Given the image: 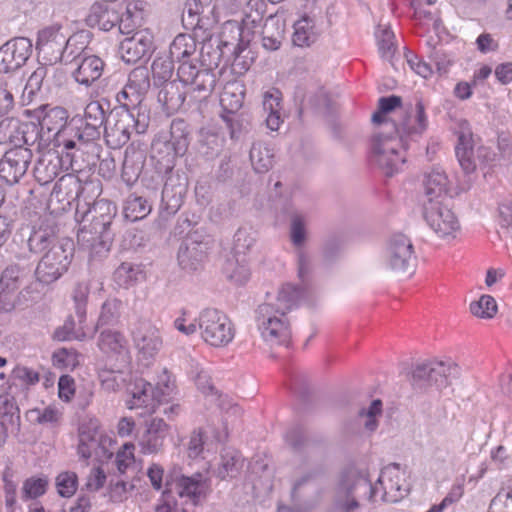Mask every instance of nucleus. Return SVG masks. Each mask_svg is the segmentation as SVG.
Masks as SVG:
<instances>
[{
	"instance_id": "obj_63",
	"label": "nucleus",
	"mask_w": 512,
	"mask_h": 512,
	"mask_svg": "<svg viewBox=\"0 0 512 512\" xmlns=\"http://www.w3.org/2000/svg\"><path fill=\"white\" fill-rule=\"evenodd\" d=\"M116 100L119 106L114 109H124L131 112V109L140 106L143 98L137 92L133 91L131 87L125 85L122 90L117 93Z\"/></svg>"
},
{
	"instance_id": "obj_34",
	"label": "nucleus",
	"mask_w": 512,
	"mask_h": 512,
	"mask_svg": "<svg viewBox=\"0 0 512 512\" xmlns=\"http://www.w3.org/2000/svg\"><path fill=\"white\" fill-rule=\"evenodd\" d=\"M295 99L300 102L299 112H302L308 107L323 114H330L333 111L332 100L323 88H319L316 92L307 95L305 89L299 86L295 90Z\"/></svg>"
},
{
	"instance_id": "obj_62",
	"label": "nucleus",
	"mask_w": 512,
	"mask_h": 512,
	"mask_svg": "<svg viewBox=\"0 0 512 512\" xmlns=\"http://www.w3.org/2000/svg\"><path fill=\"white\" fill-rule=\"evenodd\" d=\"M78 357L76 350L61 348L53 353L52 361L57 368L74 370L79 365Z\"/></svg>"
},
{
	"instance_id": "obj_23",
	"label": "nucleus",
	"mask_w": 512,
	"mask_h": 512,
	"mask_svg": "<svg viewBox=\"0 0 512 512\" xmlns=\"http://www.w3.org/2000/svg\"><path fill=\"white\" fill-rule=\"evenodd\" d=\"M119 51L126 63L148 58L153 51V38L146 31H138L120 43Z\"/></svg>"
},
{
	"instance_id": "obj_52",
	"label": "nucleus",
	"mask_w": 512,
	"mask_h": 512,
	"mask_svg": "<svg viewBox=\"0 0 512 512\" xmlns=\"http://www.w3.org/2000/svg\"><path fill=\"white\" fill-rule=\"evenodd\" d=\"M78 35H72L66 39L65 44L63 45V55L58 61L69 64V63H79L85 56H88V52L83 42H79Z\"/></svg>"
},
{
	"instance_id": "obj_25",
	"label": "nucleus",
	"mask_w": 512,
	"mask_h": 512,
	"mask_svg": "<svg viewBox=\"0 0 512 512\" xmlns=\"http://www.w3.org/2000/svg\"><path fill=\"white\" fill-rule=\"evenodd\" d=\"M167 373L168 372L165 369L164 375L166 376L167 380H162L164 388L160 387V383H158L156 387H153L151 383L144 379H136L133 387L131 388L133 402L130 408L142 405L148 407L149 401L154 400H156L158 403H161L162 397L170 395V393L173 391V388L169 385V376Z\"/></svg>"
},
{
	"instance_id": "obj_60",
	"label": "nucleus",
	"mask_w": 512,
	"mask_h": 512,
	"mask_svg": "<svg viewBox=\"0 0 512 512\" xmlns=\"http://www.w3.org/2000/svg\"><path fill=\"white\" fill-rule=\"evenodd\" d=\"M470 311L474 316L490 319L497 313V304L492 296L482 295L478 301L470 304Z\"/></svg>"
},
{
	"instance_id": "obj_58",
	"label": "nucleus",
	"mask_w": 512,
	"mask_h": 512,
	"mask_svg": "<svg viewBox=\"0 0 512 512\" xmlns=\"http://www.w3.org/2000/svg\"><path fill=\"white\" fill-rule=\"evenodd\" d=\"M78 487V477L75 472L65 471L61 472L56 477V488L58 494L63 498L72 497Z\"/></svg>"
},
{
	"instance_id": "obj_30",
	"label": "nucleus",
	"mask_w": 512,
	"mask_h": 512,
	"mask_svg": "<svg viewBox=\"0 0 512 512\" xmlns=\"http://www.w3.org/2000/svg\"><path fill=\"white\" fill-rule=\"evenodd\" d=\"M190 130L189 125L183 119H174L170 125V140L164 143L166 149L172 150L171 154L168 152L167 159L174 161L177 156H183L190 143Z\"/></svg>"
},
{
	"instance_id": "obj_35",
	"label": "nucleus",
	"mask_w": 512,
	"mask_h": 512,
	"mask_svg": "<svg viewBox=\"0 0 512 512\" xmlns=\"http://www.w3.org/2000/svg\"><path fill=\"white\" fill-rule=\"evenodd\" d=\"M285 21L277 16L270 15L265 19L262 28V46L267 51H276L284 39Z\"/></svg>"
},
{
	"instance_id": "obj_46",
	"label": "nucleus",
	"mask_w": 512,
	"mask_h": 512,
	"mask_svg": "<svg viewBox=\"0 0 512 512\" xmlns=\"http://www.w3.org/2000/svg\"><path fill=\"white\" fill-rule=\"evenodd\" d=\"M318 34L314 20L304 16L294 24L292 42L299 47L310 46L316 41Z\"/></svg>"
},
{
	"instance_id": "obj_22",
	"label": "nucleus",
	"mask_w": 512,
	"mask_h": 512,
	"mask_svg": "<svg viewBox=\"0 0 512 512\" xmlns=\"http://www.w3.org/2000/svg\"><path fill=\"white\" fill-rule=\"evenodd\" d=\"M179 497L187 498L193 506H198L211 493V479L201 472L182 478V482L175 489Z\"/></svg>"
},
{
	"instance_id": "obj_41",
	"label": "nucleus",
	"mask_w": 512,
	"mask_h": 512,
	"mask_svg": "<svg viewBox=\"0 0 512 512\" xmlns=\"http://www.w3.org/2000/svg\"><path fill=\"white\" fill-rule=\"evenodd\" d=\"M145 163V155L141 151L128 150L122 163L121 177L127 185H133L139 178Z\"/></svg>"
},
{
	"instance_id": "obj_2",
	"label": "nucleus",
	"mask_w": 512,
	"mask_h": 512,
	"mask_svg": "<svg viewBox=\"0 0 512 512\" xmlns=\"http://www.w3.org/2000/svg\"><path fill=\"white\" fill-rule=\"evenodd\" d=\"M116 214V205L106 199L92 204L85 201L76 207L75 219L80 223L78 239L90 248L91 253L102 256L110 250L115 236L113 224Z\"/></svg>"
},
{
	"instance_id": "obj_3",
	"label": "nucleus",
	"mask_w": 512,
	"mask_h": 512,
	"mask_svg": "<svg viewBox=\"0 0 512 512\" xmlns=\"http://www.w3.org/2000/svg\"><path fill=\"white\" fill-rule=\"evenodd\" d=\"M427 126L425 106L419 99L415 104V124H411V117L408 116L399 126L400 134L391 136L377 133L374 135L371 144L372 158L386 176H393L406 161L405 156L401 153V149L406 150L408 145L404 137L421 135Z\"/></svg>"
},
{
	"instance_id": "obj_59",
	"label": "nucleus",
	"mask_w": 512,
	"mask_h": 512,
	"mask_svg": "<svg viewBox=\"0 0 512 512\" xmlns=\"http://www.w3.org/2000/svg\"><path fill=\"white\" fill-rule=\"evenodd\" d=\"M124 336L118 331L105 329L100 333L98 345L101 350L119 352L125 345Z\"/></svg>"
},
{
	"instance_id": "obj_9",
	"label": "nucleus",
	"mask_w": 512,
	"mask_h": 512,
	"mask_svg": "<svg viewBox=\"0 0 512 512\" xmlns=\"http://www.w3.org/2000/svg\"><path fill=\"white\" fill-rule=\"evenodd\" d=\"M198 328L203 340L214 347H223L234 338L230 319L216 309H205L198 317Z\"/></svg>"
},
{
	"instance_id": "obj_28",
	"label": "nucleus",
	"mask_w": 512,
	"mask_h": 512,
	"mask_svg": "<svg viewBox=\"0 0 512 512\" xmlns=\"http://www.w3.org/2000/svg\"><path fill=\"white\" fill-rule=\"evenodd\" d=\"M118 9L111 2H95L85 18L86 25L102 31H110L117 25Z\"/></svg>"
},
{
	"instance_id": "obj_19",
	"label": "nucleus",
	"mask_w": 512,
	"mask_h": 512,
	"mask_svg": "<svg viewBox=\"0 0 512 512\" xmlns=\"http://www.w3.org/2000/svg\"><path fill=\"white\" fill-rule=\"evenodd\" d=\"M33 153L23 145H16L5 152L0 160V177L9 185H14L26 174Z\"/></svg>"
},
{
	"instance_id": "obj_24",
	"label": "nucleus",
	"mask_w": 512,
	"mask_h": 512,
	"mask_svg": "<svg viewBox=\"0 0 512 512\" xmlns=\"http://www.w3.org/2000/svg\"><path fill=\"white\" fill-rule=\"evenodd\" d=\"M94 186L95 184L93 181L82 182L74 174H66L61 176L55 183L52 193L60 200H66L68 203L76 201V207H78V205H82L81 198H83L85 202V193L91 188H94Z\"/></svg>"
},
{
	"instance_id": "obj_12",
	"label": "nucleus",
	"mask_w": 512,
	"mask_h": 512,
	"mask_svg": "<svg viewBox=\"0 0 512 512\" xmlns=\"http://www.w3.org/2000/svg\"><path fill=\"white\" fill-rule=\"evenodd\" d=\"M165 182L162 189L161 207L167 216L174 215L182 206L188 190V177L180 170H174L171 159H166Z\"/></svg>"
},
{
	"instance_id": "obj_8",
	"label": "nucleus",
	"mask_w": 512,
	"mask_h": 512,
	"mask_svg": "<svg viewBox=\"0 0 512 512\" xmlns=\"http://www.w3.org/2000/svg\"><path fill=\"white\" fill-rule=\"evenodd\" d=\"M386 265L398 277H410L416 269V256L411 240L402 233L394 234L387 245Z\"/></svg>"
},
{
	"instance_id": "obj_15",
	"label": "nucleus",
	"mask_w": 512,
	"mask_h": 512,
	"mask_svg": "<svg viewBox=\"0 0 512 512\" xmlns=\"http://www.w3.org/2000/svg\"><path fill=\"white\" fill-rule=\"evenodd\" d=\"M177 76L181 83L191 86L196 97L206 99L213 92L217 78L212 69L199 68L193 61L181 63L177 68Z\"/></svg>"
},
{
	"instance_id": "obj_39",
	"label": "nucleus",
	"mask_w": 512,
	"mask_h": 512,
	"mask_svg": "<svg viewBox=\"0 0 512 512\" xmlns=\"http://www.w3.org/2000/svg\"><path fill=\"white\" fill-rule=\"evenodd\" d=\"M61 158L55 153H48L41 157L35 167L34 176L41 185L52 182L60 173Z\"/></svg>"
},
{
	"instance_id": "obj_13",
	"label": "nucleus",
	"mask_w": 512,
	"mask_h": 512,
	"mask_svg": "<svg viewBox=\"0 0 512 512\" xmlns=\"http://www.w3.org/2000/svg\"><path fill=\"white\" fill-rule=\"evenodd\" d=\"M422 214L427 225L441 238H454L460 228L457 217L444 201H423Z\"/></svg>"
},
{
	"instance_id": "obj_27",
	"label": "nucleus",
	"mask_w": 512,
	"mask_h": 512,
	"mask_svg": "<svg viewBox=\"0 0 512 512\" xmlns=\"http://www.w3.org/2000/svg\"><path fill=\"white\" fill-rule=\"evenodd\" d=\"M133 340L143 359H152L160 350L162 340L159 331L149 323H142L133 331Z\"/></svg>"
},
{
	"instance_id": "obj_40",
	"label": "nucleus",
	"mask_w": 512,
	"mask_h": 512,
	"mask_svg": "<svg viewBox=\"0 0 512 512\" xmlns=\"http://www.w3.org/2000/svg\"><path fill=\"white\" fill-rule=\"evenodd\" d=\"M198 41L194 35L178 34L170 45V57L172 60L177 61L179 65L186 61H191L190 57L195 53Z\"/></svg>"
},
{
	"instance_id": "obj_18",
	"label": "nucleus",
	"mask_w": 512,
	"mask_h": 512,
	"mask_svg": "<svg viewBox=\"0 0 512 512\" xmlns=\"http://www.w3.org/2000/svg\"><path fill=\"white\" fill-rule=\"evenodd\" d=\"M32 42L26 37H14L0 46V73L9 74L21 69L32 54Z\"/></svg>"
},
{
	"instance_id": "obj_44",
	"label": "nucleus",
	"mask_w": 512,
	"mask_h": 512,
	"mask_svg": "<svg viewBox=\"0 0 512 512\" xmlns=\"http://www.w3.org/2000/svg\"><path fill=\"white\" fill-rule=\"evenodd\" d=\"M225 277L237 285L245 284L250 278V268L246 258L230 256L223 265Z\"/></svg>"
},
{
	"instance_id": "obj_50",
	"label": "nucleus",
	"mask_w": 512,
	"mask_h": 512,
	"mask_svg": "<svg viewBox=\"0 0 512 512\" xmlns=\"http://www.w3.org/2000/svg\"><path fill=\"white\" fill-rule=\"evenodd\" d=\"M303 296L304 290L301 287L291 284L283 285L278 292L277 301L279 304L276 308H280L281 315L285 316L287 312L298 305Z\"/></svg>"
},
{
	"instance_id": "obj_31",
	"label": "nucleus",
	"mask_w": 512,
	"mask_h": 512,
	"mask_svg": "<svg viewBox=\"0 0 512 512\" xmlns=\"http://www.w3.org/2000/svg\"><path fill=\"white\" fill-rule=\"evenodd\" d=\"M449 180L439 168L432 169L423 179L424 200L444 201L448 193Z\"/></svg>"
},
{
	"instance_id": "obj_49",
	"label": "nucleus",
	"mask_w": 512,
	"mask_h": 512,
	"mask_svg": "<svg viewBox=\"0 0 512 512\" xmlns=\"http://www.w3.org/2000/svg\"><path fill=\"white\" fill-rule=\"evenodd\" d=\"M109 108L108 102L102 101H90L84 110V118L86 124L101 130L103 125L108 124L109 117L106 115V111Z\"/></svg>"
},
{
	"instance_id": "obj_33",
	"label": "nucleus",
	"mask_w": 512,
	"mask_h": 512,
	"mask_svg": "<svg viewBox=\"0 0 512 512\" xmlns=\"http://www.w3.org/2000/svg\"><path fill=\"white\" fill-rule=\"evenodd\" d=\"M74 79L81 85L90 86L98 80L104 71V61L96 55H88L76 64Z\"/></svg>"
},
{
	"instance_id": "obj_7",
	"label": "nucleus",
	"mask_w": 512,
	"mask_h": 512,
	"mask_svg": "<svg viewBox=\"0 0 512 512\" xmlns=\"http://www.w3.org/2000/svg\"><path fill=\"white\" fill-rule=\"evenodd\" d=\"M235 32L236 44L230 43L224 39L218 40L211 38V40L198 41L201 44L199 53V62L201 67H206L214 70L220 64L221 58L228 50L233 57L235 64H241V54L246 50L247 44L242 39V30L238 25H232Z\"/></svg>"
},
{
	"instance_id": "obj_37",
	"label": "nucleus",
	"mask_w": 512,
	"mask_h": 512,
	"mask_svg": "<svg viewBox=\"0 0 512 512\" xmlns=\"http://www.w3.org/2000/svg\"><path fill=\"white\" fill-rule=\"evenodd\" d=\"M245 97L244 85L238 81L228 82L220 95V104L225 112L223 115L235 114L243 106Z\"/></svg>"
},
{
	"instance_id": "obj_48",
	"label": "nucleus",
	"mask_w": 512,
	"mask_h": 512,
	"mask_svg": "<svg viewBox=\"0 0 512 512\" xmlns=\"http://www.w3.org/2000/svg\"><path fill=\"white\" fill-rule=\"evenodd\" d=\"M256 243V235L251 227H240L233 237L232 255L246 258Z\"/></svg>"
},
{
	"instance_id": "obj_21",
	"label": "nucleus",
	"mask_w": 512,
	"mask_h": 512,
	"mask_svg": "<svg viewBox=\"0 0 512 512\" xmlns=\"http://www.w3.org/2000/svg\"><path fill=\"white\" fill-rule=\"evenodd\" d=\"M58 24L45 27L38 32L36 50L46 56L50 62H57L63 55L66 35Z\"/></svg>"
},
{
	"instance_id": "obj_47",
	"label": "nucleus",
	"mask_w": 512,
	"mask_h": 512,
	"mask_svg": "<svg viewBox=\"0 0 512 512\" xmlns=\"http://www.w3.org/2000/svg\"><path fill=\"white\" fill-rule=\"evenodd\" d=\"M99 446L98 427L93 423L81 425L79 428L78 454L82 458L88 459Z\"/></svg>"
},
{
	"instance_id": "obj_17",
	"label": "nucleus",
	"mask_w": 512,
	"mask_h": 512,
	"mask_svg": "<svg viewBox=\"0 0 512 512\" xmlns=\"http://www.w3.org/2000/svg\"><path fill=\"white\" fill-rule=\"evenodd\" d=\"M375 485H377V491L379 487L383 490L382 500L389 503L402 500L410 491V484L406 481V473L398 463L385 466L381 470Z\"/></svg>"
},
{
	"instance_id": "obj_4",
	"label": "nucleus",
	"mask_w": 512,
	"mask_h": 512,
	"mask_svg": "<svg viewBox=\"0 0 512 512\" xmlns=\"http://www.w3.org/2000/svg\"><path fill=\"white\" fill-rule=\"evenodd\" d=\"M256 322L262 338L271 344L288 346L291 341L290 324L285 316L281 315L280 308L269 303L258 306Z\"/></svg>"
},
{
	"instance_id": "obj_36",
	"label": "nucleus",
	"mask_w": 512,
	"mask_h": 512,
	"mask_svg": "<svg viewBox=\"0 0 512 512\" xmlns=\"http://www.w3.org/2000/svg\"><path fill=\"white\" fill-rule=\"evenodd\" d=\"M244 466V458L240 451L235 449H224L220 455V463L215 475L220 480L233 479L240 475Z\"/></svg>"
},
{
	"instance_id": "obj_20",
	"label": "nucleus",
	"mask_w": 512,
	"mask_h": 512,
	"mask_svg": "<svg viewBox=\"0 0 512 512\" xmlns=\"http://www.w3.org/2000/svg\"><path fill=\"white\" fill-rule=\"evenodd\" d=\"M32 114L38 121L41 130L52 133L57 139L61 138L67 130L69 114L61 106L41 105Z\"/></svg>"
},
{
	"instance_id": "obj_14",
	"label": "nucleus",
	"mask_w": 512,
	"mask_h": 512,
	"mask_svg": "<svg viewBox=\"0 0 512 512\" xmlns=\"http://www.w3.org/2000/svg\"><path fill=\"white\" fill-rule=\"evenodd\" d=\"M210 241L198 239L197 235H188L180 244L177 252V261L181 270L194 274L204 269L208 258Z\"/></svg>"
},
{
	"instance_id": "obj_53",
	"label": "nucleus",
	"mask_w": 512,
	"mask_h": 512,
	"mask_svg": "<svg viewBox=\"0 0 512 512\" xmlns=\"http://www.w3.org/2000/svg\"><path fill=\"white\" fill-rule=\"evenodd\" d=\"M127 86L137 92L143 99L150 89L149 70L147 67L139 66L134 68L128 78Z\"/></svg>"
},
{
	"instance_id": "obj_56",
	"label": "nucleus",
	"mask_w": 512,
	"mask_h": 512,
	"mask_svg": "<svg viewBox=\"0 0 512 512\" xmlns=\"http://www.w3.org/2000/svg\"><path fill=\"white\" fill-rule=\"evenodd\" d=\"M47 487L48 479L46 476L27 478L23 483L21 498L24 501L36 499L46 493Z\"/></svg>"
},
{
	"instance_id": "obj_10",
	"label": "nucleus",
	"mask_w": 512,
	"mask_h": 512,
	"mask_svg": "<svg viewBox=\"0 0 512 512\" xmlns=\"http://www.w3.org/2000/svg\"><path fill=\"white\" fill-rule=\"evenodd\" d=\"M377 493V485H373L364 470L354 466L346 468L341 475L337 488V502L360 499L372 500Z\"/></svg>"
},
{
	"instance_id": "obj_64",
	"label": "nucleus",
	"mask_w": 512,
	"mask_h": 512,
	"mask_svg": "<svg viewBox=\"0 0 512 512\" xmlns=\"http://www.w3.org/2000/svg\"><path fill=\"white\" fill-rule=\"evenodd\" d=\"M306 228L304 217L294 213L291 217L290 237L294 246L301 247L306 241Z\"/></svg>"
},
{
	"instance_id": "obj_57",
	"label": "nucleus",
	"mask_w": 512,
	"mask_h": 512,
	"mask_svg": "<svg viewBox=\"0 0 512 512\" xmlns=\"http://www.w3.org/2000/svg\"><path fill=\"white\" fill-rule=\"evenodd\" d=\"M223 121L226 123L230 131V137L236 139L243 131H247L250 127V119L248 114L238 113L222 115Z\"/></svg>"
},
{
	"instance_id": "obj_51",
	"label": "nucleus",
	"mask_w": 512,
	"mask_h": 512,
	"mask_svg": "<svg viewBox=\"0 0 512 512\" xmlns=\"http://www.w3.org/2000/svg\"><path fill=\"white\" fill-rule=\"evenodd\" d=\"M273 153L262 143H254L250 149V160L257 173L267 172L273 165Z\"/></svg>"
},
{
	"instance_id": "obj_29",
	"label": "nucleus",
	"mask_w": 512,
	"mask_h": 512,
	"mask_svg": "<svg viewBox=\"0 0 512 512\" xmlns=\"http://www.w3.org/2000/svg\"><path fill=\"white\" fill-rule=\"evenodd\" d=\"M168 424L161 418H153L146 422V430L139 444L144 454L157 453L163 446V441L168 432Z\"/></svg>"
},
{
	"instance_id": "obj_45",
	"label": "nucleus",
	"mask_w": 512,
	"mask_h": 512,
	"mask_svg": "<svg viewBox=\"0 0 512 512\" xmlns=\"http://www.w3.org/2000/svg\"><path fill=\"white\" fill-rule=\"evenodd\" d=\"M280 95L281 93L278 89H273L271 91L265 92L263 96V109L265 112H268L265 122L271 131L278 130L280 124L282 123L280 114Z\"/></svg>"
},
{
	"instance_id": "obj_32",
	"label": "nucleus",
	"mask_w": 512,
	"mask_h": 512,
	"mask_svg": "<svg viewBox=\"0 0 512 512\" xmlns=\"http://www.w3.org/2000/svg\"><path fill=\"white\" fill-rule=\"evenodd\" d=\"M402 99L397 95H390L387 97H381L378 100V109L372 115V122L377 125H384L386 132L383 134H400L399 126L387 117V114L400 107Z\"/></svg>"
},
{
	"instance_id": "obj_38",
	"label": "nucleus",
	"mask_w": 512,
	"mask_h": 512,
	"mask_svg": "<svg viewBox=\"0 0 512 512\" xmlns=\"http://www.w3.org/2000/svg\"><path fill=\"white\" fill-rule=\"evenodd\" d=\"M158 93V101L168 113L177 112L184 104L186 91L181 89L180 84L173 80L161 85Z\"/></svg>"
},
{
	"instance_id": "obj_1",
	"label": "nucleus",
	"mask_w": 512,
	"mask_h": 512,
	"mask_svg": "<svg viewBox=\"0 0 512 512\" xmlns=\"http://www.w3.org/2000/svg\"><path fill=\"white\" fill-rule=\"evenodd\" d=\"M74 253V244L65 240L54 249L46 252L34 269L32 263H13L9 265L0 277V311H11L20 303L23 291L29 289L33 278L43 284L57 281L67 272Z\"/></svg>"
},
{
	"instance_id": "obj_16",
	"label": "nucleus",
	"mask_w": 512,
	"mask_h": 512,
	"mask_svg": "<svg viewBox=\"0 0 512 512\" xmlns=\"http://www.w3.org/2000/svg\"><path fill=\"white\" fill-rule=\"evenodd\" d=\"M324 470L322 467L308 469L295 477L291 484V498L296 503L312 505L316 503L323 490Z\"/></svg>"
},
{
	"instance_id": "obj_6",
	"label": "nucleus",
	"mask_w": 512,
	"mask_h": 512,
	"mask_svg": "<svg viewBox=\"0 0 512 512\" xmlns=\"http://www.w3.org/2000/svg\"><path fill=\"white\" fill-rule=\"evenodd\" d=\"M147 125L136 119L132 112L124 109H112L108 124L104 126V137L107 145L113 149L121 148L131 138L133 131L141 134Z\"/></svg>"
},
{
	"instance_id": "obj_61",
	"label": "nucleus",
	"mask_w": 512,
	"mask_h": 512,
	"mask_svg": "<svg viewBox=\"0 0 512 512\" xmlns=\"http://www.w3.org/2000/svg\"><path fill=\"white\" fill-rule=\"evenodd\" d=\"M89 295V285L87 282H79L73 293L75 302V313L78 323L81 325L86 319V303Z\"/></svg>"
},
{
	"instance_id": "obj_26",
	"label": "nucleus",
	"mask_w": 512,
	"mask_h": 512,
	"mask_svg": "<svg viewBox=\"0 0 512 512\" xmlns=\"http://www.w3.org/2000/svg\"><path fill=\"white\" fill-rule=\"evenodd\" d=\"M66 239L59 240L54 226L42 223L38 227H32L26 240L28 250L33 254H45L61 245Z\"/></svg>"
},
{
	"instance_id": "obj_43",
	"label": "nucleus",
	"mask_w": 512,
	"mask_h": 512,
	"mask_svg": "<svg viewBox=\"0 0 512 512\" xmlns=\"http://www.w3.org/2000/svg\"><path fill=\"white\" fill-rule=\"evenodd\" d=\"M152 211V205L146 198L136 193L130 194L123 203V215L126 220L136 222L147 217Z\"/></svg>"
},
{
	"instance_id": "obj_5",
	"label": "nucleus",
	"mask_w": 512,
	"mask_h": 512,
	"mask_svg": "<svg viewBox=\"0 0 512 512\" xmlns=\"http://www.w3.org/2000/svg\"><path fill=\"white\" fill-rule=\"evenodd\" d=\"M458 375L456 363L448 361H427L415 365L411 373V384L416 390L429 387L442 389L449 385V378Z\"/></svg>"
},
{
	"instance_id": "obj_11",
	"label": "nucleus",
	"mask_w": 512,
	"mask_h": 512,
	"mask_svg": "<svg viewBox=\"0 0 512 512\" xmlns=\"http://www.w3.org/2000/svg\"><path fill=\"white\" fill-rule=\"evenodd\" d=\"M182 25L186 30H191L192 35L199 41L211 40L219 17L216 6H200L194 2L184 5L182 12Z\"/></svg>"
},
{
	"instance_id": "obj_54",
	"label": "nucleus",
	"mask_w": 512,
	"mask_h": 512,
	"mask_svg": "<svg viewBox=\"0 0 512 512\" xmlns=\"http://www.w3.org/2000/svg\"><path fill=\"white\" fill-rule=\"evenodd\" d=\"M173 61L172 58H156L154 59L151 70L155 86H161L170 81L173 74Z\"/></svg>"
},
{
	"instance_id": "obj_42",
	"label": "nucleus",
	"mask_w": 512,
	"mask_h": 512,
	"mask_svg": "<svg viewBox=\"0 0 512 512\" xmlns=\"http://www.w3.org/2000/svg\"><path fill=\"white\" fill-rule=\"evenodd\" d=\"M470 134L461 132L458 136V143L455 147V154L465 174L473 173L476 170L474 149Z\"/></svg>"
},
{
	"instance_id": "obj_55",
	"label": "nucleus",
	"mask_w": 512,
	"mask_h": 512,
	"mask_svg": "<svg viewBox=\"0 0 512 512\" xmlns=\"http://www.w3.org/2000/svg\"><path fill=\"white\" fill-rule=\"evenodd\" d=\"M140 274L141 270L137 265L124 262L116 268L113 277L120 287L128 288L138 281Z\"/></svg>"
}]
</instances>
